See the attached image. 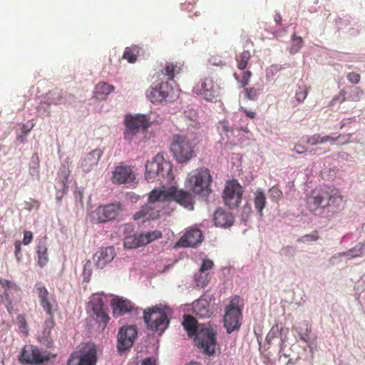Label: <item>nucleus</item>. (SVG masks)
<instances>
[{
  "mask_svg": "<svg viewBox=\"0 0 365 365\" xmlns=\"http://www.w3.org/2000/svg\"><path fill=\"white\" fill-rule=\"evenodd\" d=\"M343 201L344 197L337 188L324 185L310 192L307 198V205L311 212L317 213L321 209L331 206L339 208Z\"/></svg>",
  "mask_w": 365,
  "mask_h": 365,
  "instance_id": "obj_1",
  "label": "nucleus"
},
{
  "mask_svg": "<svg viewBox=\"0 0 365 365\" xmlns=\"http://www.w3.org/2000/svg\"><path fill=\"white\" fill-rule=\"evenodd\" d=\"M171 201V187L155 188L148 195V202L133 215L135 220L141 218L155 220L160 217L163 208L162 203Z\"/></svg>",
  "mask_w": 365,
  "mask_h": 365,
  "instance_id": "obj_2",
  "label": "nucleus"
},
{
  "mask_svg": "<svg viewBox=\"0 0 365 365\" xmlns=\"http://www.w3.org/2000/svg\"><path fill=\"white\" fill-rule=\"evenodd\" d=\"M145 178L148 182L155 181L170 182L174 180L171 163L165 160L163 155H156L145 164Z\"/></svg>",
  "mask_w": 365,
  "mask_h": 365,
  "instance_id": "obj_3",
  "label": "nucleus"
},
{
  "mask_svg": "<svg viewBox=\"0 0 365 365\" xmlns=\"http://www.w3.org/2000/svg\"><path fill=\"white\" fill-rule=\"evenodd\" d=\"M212 175L208 168H200L192 170L187 175V183L190 190L202 197H207L212 192Z\"/></svg>",
  "mask_w": 365,
  "mask_h": 365,
  "instance_id": "obj_4",
  "label": "nucleus"
},
{
  "mask_svg": "<svg viewBox=\"0 0 365 365\" xmlns=\"http://www.w3.org/2000/svg\"><path fill=\"white\" fill-rule=\"evenodd\" d=\"M195 145L186 135L175 134L171 139L170 150L177 163L185 164L195 156Z\"/></svg>",
  "mask_w": 365,
  "mask_h": 365,
  "instance_id": "obj_5",
  "label": "nucleus"
},
{
  "mask_svg": "<svg viewBox=\"0 0 365 365\" xmlns=\"http://www.w3.org/2000/svg\"><path fill=\"white\" fill-rule=\"evenodd\" d=\"M194 341L201 351L207 356H212L217 350V329L211 324H201Z\"/></svg>",
  "mask_w": 365,
  "mask_h": 365,
  "instance_id": "obj_6",
  "label": "nucleus"
},
{
  "mask_svg": "<svg viewBox=\"0 0 365 365\" xmlns=\"http://www.w3.org/2000/svg\"><path fill=\"white\" fill-rule=\"evenodd\" d=\"M239 297L232 298L229 305L225 307L224 316V326L228 334L239 330L241 327L242 318V308L240 307Z\"/></svg>",
  "mask_w": 365,
  "mask_h": 365,
  "instance_id": "obj_7",
  "label": "nucleus"
},
{
  "mask_svg": "<svg viewBox=\"0 0 365 365\" xmlns=\"http://www.w3.org/2000/svg\"><path fill=\"white\" fill-rule=\"evenodd\" d=\"M143 319L147 327L154 331H163L169 324L165 309L157 306L145 309L143 312Z\"/></svg>",
  "mask_w": 365,
  "mask_h": 365,
  "instance_id": "obj_8",
  "label": "nucleus"
},
{
  "mask_svg": "<svg viewBox=\"0 0 365 365\" xmlns=\"http://www.w3.org/2000/svg\"><path fill=\"white\" fill-rule=\"evenodd\" d=\"M20 293L21 289L16 283L0 277V304L9 314L14 310V302L20 299Z\"/></svg>",
  "mask_w": 365,
  "mask_h": 365,
  "instance_id": "obj_9",
  "label": "nucleus"
},
{
  "mask_svg": "<svg viewBox=\"0 0 365 365\" xmlns=\"http://www.w3.org/2000/svg\"><path fill=\"white\" fill-rule=\"evenodd\" d=\"M106 296L103 294H93L90 300V304L93 310V317L99 327L104 329L108 324L110 317L108 309L105 307L104 299Z\"/></svg>",
  "mask_w": 365,
  "mask_h": 365,
  "instance_id": "obj_10",
  "label": "nucleus"
},
{
  "mask_svg": "<svg viewBox=\"0 0 365 365\" xmlns=\"http://www.w3.org/2000/svg\"><path fill=\"white\" fill-rule=\"evenodd\" d=\"M54 356L47 351H41L36 346L27 345L23 348L19 360L24 364L38 365L49 361Z\"/></svg>",
  "mask_w": 365,
  "mask_h": 365,
  "instance_id": "obj_11",
  "label": "nucleus"
},
{
  "mask_svg": "<svg viewBox=\"0 0 365 365\" xmlns=\"http://www.w3.org/2000/svg\"><path fill=\"white\" fill-rule=\"evenodd\" d=\"M96 354L93 345H87L73 351L69 356L67 365H96Z\"/></svg>",
  "mask_w": 365,
  "mask_h": 365,
  "instance_id": "obj_12",
  "label": "nucleus"
},
{
  "mask_svg": "<svg viewBox=\"0 0 365 365\" xmlns=\"http://www.w3.org/2000/svg\"><path fill=\"white\" fill-rule=\"evenodd\" d=\"M242 194V187L237 180H232L227 182L222 192V199L229 208L233 209L240 204Z\"/></svg>",
  "mask_w": 365,
  "mask_h": 365,
  "instance_id": "obj_13",
  "label": "nucleus"
},
{
  "mask_svg": "<svg viewBox=\"0 0 365 365\" xmlns=\"http://www.w3.org/2000/svg\"><path fill=\"white\" fill-rule=\"evenodd\" d=\"M193 92L212 102L220 96V87L212 78L205 77L195 84Z\"/></svg>",
  "mask_w": 365,
  "mask_h": 365,
  "instance_id": "obj_14",
  "label": "nucleus"
},
{
  "mask_svg": "<svg viewBox=\"0 0 365 365\" xmlns=\"http://www.w3.org/2000/svg\"><path fill=\"white\" fill-rule=\"evenodd\" d=\"M121 210L120 204L111 203L98 206L91 214L93 221L101 223L115 220Z\"/></svg>",
  "mask_w": 365,
  "mask_h": 365,
  "instance_id": "obj_15",
  "label": "nucleus"
},
{
  "mask_svg": "<svg viewBox=\"0 0 365 365\" xmlns=\"http://www.w3.org/2000/svg\"><path fill=\"white\" fill-rule=\"evenodd\" d=\"M125 125L126 130L124 133V137L126 140H130L140 130H145L150 124L145 115H137L135 116H126Z\"/></svg>",
  "mask_w": 365,
  "mask_h": 365,
  "instance_id": "obj_16",
  "label": "nucleus"
},
{
  "mask_svg": "<svg viewBox=\"0 0 365 365\" xmlns=\"http://www.w3.org/2000/svg\"><path fill=\"white\" fill-rule=\"evenodd\" d=\"M162 237V233L159 230H153L146 233L134 235L125 238L124 245L129 249L137 248L146 245L155 240Z\"/></svg>",
  "mask_w": 365,
  "mask_h": 365,
  "instance_id": "obj_17",
  "label": "nucleus"
},
{
  "mask_svg": "<svg viewBox=\"0 0 365 365\" xmlns=\"http://www.w3.org/2000/svg\"><path fill=\"white\" fill-rule=\"evenodd\" d=\"M168 82L153 84L146 91V96L153 103H161L167 101L172 91Z\"/></svg>",
  "mask_w": 365,
  "mask_h": 365,
  "instance_id": "obj_18",
  "label": "nucleus"
},
{
  "mask_svg": "<svg viewBox=\"0 0 365 365\" xmlns=\"http://www.w3.org/2000/svg\"><path fill=\"white\" fill-rule=\"evenodd\" d=\"M138 331L135 326L123 327L118 333L117 348L119 352L129 349L137 337Z\"/></svg>",
  "mask_w": 365,
  "mask_h": 365,
  "instance_id": "obj_19",
  "label": "nucleus"
},
{
  "mask_svg": "<svg viewBox=\"0 0 365 365\" xmlns=\"http://www.w3.org/2000/svg\"><path fill=\"white\" fill-rule=\"evenodd\" d=\"M171 201L176 202L189 210L194 209L195 200L193 195L175 186H171Z\"/></svg>",
  "mask_w": 365,
  "mask_h": 365,
  "instance_id": "obj_20",
  "label": "nucleus"
},
{
  "mask_svg": "<svg viewBox=\"0 0 365 365\" xmlns=\"http://www.w3.org/2000/svg\"><path fill=\"white\" fill-rule=\"evenodd\" d=\"M135 180V173L130 166L119 165L113 173L112 180L116 184L133 182Z\"/></svg>",
  "mask_w": 365,
  "mask_h": 365,
  "instance_id": "obj_21",
  "label": "nucleus"
},
{
  "mask_svg": "<svg viewBox=\"0 0 365 365\" xmlns=\"http://www.w3.org/2000/svg\"><path fill=\"white\" fill-rule=\"evenodd\" d=\"M203 235L197 228L188 230L177 242V246L182 247H196L202 241Z\"/></svg>",
  "mask_w": 365,
  "mask_h": 365,
  "instance_id": "obj_22",
  "label": "nucleus"
},
{
  "mask_svg": "<svg viewBox=\"0 0 365 365\" xmlns=\"http://www.w3.org/2000/svg\"><path fill=\"white\" fill-rule=\"evenodd\" d=\"M116 256L113 247H107L96 252L93 256L95 265L99 269H103L111 262Z\"/></svg>",
  "mask_w": 365,
  "mask_h": 365,
  "instance_id": "obj_23",
  "label": "nucleus"
},
{
  "mask_svg": "<svg viewBox=\"0 0 365 365\" xmlns=\"http://www.w3.org/2000/svg\"><path fill=\"white\" fill-rule=\"evenodd\" d=\"M103 152L100 149H95L88 153L82 160L81 167L84 173H88L93 170L98 164Z\"/></svg>",
  "mask_w": 365,
  "mask_h": 365,
  "instance_id": "obj_24",
  "label": "nucleus"
},
{
  "mask_svg": "<svg viewBox=\"0 0 365 365\" xmlns=\"http://www.w3.org/2000/svg\"><path fill=\"white\" fill-rule=\"evenodd\" d=\"M215 224L221 227H228L233 225L235 217L232 212L218 208L214 213Z\"/></svg>",
  "mask_w": 365,
  "mask_h": 365,
  "instance_id": "obj_25",
  "label": "nucleus"
},
{
  "mask_svg": "<svg viewBox=\"0 0 365 365\" xmlns=\"http://www.w3.org/2000/svg\"><path fill=\"white\" fill-rule=\"evenodd\" d=\"M110 305L114 316L123 315L125 313L131 312L133 309V304L130 301L119 297L113 299Z\"/></svg>",
  "mask_w": 365,
  "mask_h": 365,
  "instance_id": "obj_26",
  "label": "nucleus"
},
{
  "mask_svg": "<svg viewBox=\"0 0 365 365\" xmlns=\"http://www.w3.org/2000/svg\"><path fill=\"white\" fill-rule=\"evenodd\" d=\"M287 333L288 329H284L282 327H279L278 324H274L267 334L266 341L267 343L270 344L272 340L279 336L280 346L281 349H282L284 344L287 341Z\"/></svg>",
  "mask_w": 365,
  "mask_h": 365,
  "instance_id": "obj_27",
  "label": "nucleus"
},
{
  "mask_svg": "<svg viewBox=\"0 0 365 365\" xmlns=\"http://www.w3.org/2000/svg\"><path fill=\"white\" fill-rule=\"evenodd\" d=\"M183 63L180 62L166 63L165 67L162 70V73L166 76L168 80H173L175 77L179 75L182 69Z\"/></svg>",
  "mask_w": 365,
  "mask_h": 365,
  "instance_id": "obj_28",
  "label": "nucleus"
},
{
  "mask_svg": "<svg viewBox=\"0 0 365 365\" xmlns=\"http://www.w3.org/2000/svg\"><path fill=\"white\" fill-rule=\"evenodd\" d=\"M182 326L187 331V335L190 337L195 336L197 334L200 327H201V325H198L197 319L191 315L184 316Z\"/></svg>",
  "mask_w": 365,
  "mask_h": 365,
  "instance_id": "obj_29",
  "label": "nucleus"
},
{
  "mask_svg": "<svg viewBox=\"0 0 365 365\" xmlns=\"http://www.w3.org/2000/svg\"><path fill=\"white\" fill-rule=\"evenodd\" d=\"M38 264L43 267L48 262V248L45 240H41L36 247Z\"/></svg>",
  "mask_w": 365,
  "mask_h": 365,
  "instance_id": "obj_30",
  "label": "nucleus"
},
{
  "mask_svg": "<svg viewBox=\"0 0 365 365\" xmlns=\"http://www.w3.org/2000/svg\"><path fill=\"white\" fill-rule=\"evenodd\" d=\"M113 90V86L105 82H101L96 86L93 96L98 100H104Z\"/></svg>",
  "mask_w": 365,
  "mask_h": 365,
  "instance_id": "obj_31",
  "label": "nucleus"
},
{
  "mask_svg": "<svg viewBox=\"0 0 365 365\" xmlns=\"http://www.w3.org/2000/svg\"><path fill=\"white\" fill-rule=\"evenodd\" d=\"M254 203L255 209L257 210L259 216L263 215V209L267 204L266 197L264 192L261 190H257L254 193Z\"/></svg>",
  "mask_w": 365,
  "mask_h": 365,
  "instance_id": "obj_32",
  "label": "nucleus"
},
{
  "mask_svg": "<svg viewBox=\"0 0 365 365\" xmlns=\"http://www.w3.org/2000/svg\"><path fill=\"white\" fill-rule=\"evenodd\" d=\"M340 137V135H338L334 138L329 135L322 136L320 134H314L307 137V143L311 145H316L327 141H331L332 143H334Z\"/></svg>",
  "mask_w": 365,
  "mask_h": 365,
  "instance_id": "obj_33",
  "label": "nucleus"
},
{
  "mask_svg": "<svg viewBox=\"0 0 365 365\" xmlns=\"http://www.w3.org/2000/svg\"><path fill=\"white\" fill-rule=\"evenodd\" d=\"M140 50L141 48L136 45L126 47L123 58L126 59L129 63H133L136 61Z\"/></svg>",
  "mask_w": 365,
  "mask_h": 365,
  "instance_id": "obj_34",
  "label": "nucleus"
},
{
  "mask_svg": "<svg viewBox=\"0 0 365 365\" xmlns=\"http://www.w3.org/2000/svg\"><path fill=\"white\" fill-rule=\"evenodd\" d=\"M251 53L250 51H243L240 54L237 55L235 57V60L237 62V68L243 71L246 68L248 65V63L251 58Z\"/></svg>",
  "mask_w": 365,
  "mask_h": 365,
  "instance_id": "obj_35",
  "label": "nucleus"
},
{
  "mask_svg": "<svg viewBox=\"0 0 365 365\" xmlns=\"http://www.w3.org/2000/svg\"><path fill=\"white\" fill-rule=\"evenodd\" d=\"M41 306L48 316H54L58 309V304L54 297L49 299Z\"/></svg>",
  "mask_w": 365,
  "mask_h": 365,
  "instance_id": "obj_36",
  "label": "nucleus"
},
{
  "mask_svg": "<svg viewBox=\"0 0 365 365\" xmlns=\"http://www.w3.org/2000/svg\"><path fill=\"white\" fill-rule=\"evenodd\" d=\"M35 289L39 299L40 305L53 297L50 296L46 287L42 285L41 283H38L35 285Z\"/></svg>",
  "mask_w": 365,
  "mask_h": 365,
  "instance_id": "obj_37",
  "label": "nucleus"
},
{
  "mask_svg": "<svg viewBox=\"0 0 365 365\" xmlns=\"http://www.w3.org/2000/svg\"><path fill=\"white\" fill-rule=\"evenodd\" d=\"M252 75V72L249 70H243L241 75H238L237 73L233 74L235 80L240 84V86L243 88L249 84Z\"/></svg>",
  "mask_w": 365,
  "mask_h": 365,
  "instance_id": "obj_38",
  "label": "nucleus"
},
{
  "mask_svg": "<svg viewBox=\"0 0 365 365\" xmlns=\"http://www.w3.org/2000/svg\"><path fill=\"white\" fill-rule=\"evenodd\" d=\"M70 173L71 171L69 170L68 166L64 164L62 165L58 172V178L63 186H66L68 183Z\"/></svg>",
  "mask_w": 365,
  "mask_h": 365,
  "instance_id": "obj_39",
  "label": "nucleus"
},
{
  "mask_svg": "<svg viewBox=\"0 0 365 365\" xmlns=\"http://www.w3.org/2000/svg\"><path fill=\"white\" fill-rule=\"evenodd\" d=\"M243 92L245 97L250 101H256L259 95V90L254 87H245Z\"/></svg>",
  "mask_w": 365,
  "mask_h": 365,
  "instance_id": "obj_40",
  "label": "nucleus"
},
{
  "mask_svg": "<svg viewBox=\"0 0 365 365\" xmlns=\"http://www.w3.org/2000/svg\"><path fill=\"white\" fill-rule=\"evenodd\" d=\"M303 45V40L300 36H296L295 34L293 35L292 39V46L290 48V53H295L299 51V50L302 48Z\"/></svg>",
  "mask_w": 365,
  "mask_h": 365,
  "instance_id": "obj_41",
  "label": "nucleus"
},
{
  "mask_svg": "<svg viewBox=\"0 0 365 365\" xmlns=\"http://www.w3.org/2000/svg\"><path fill=\"white\" fill-rule=\"evenodd\" d=\"M365 252V247L364 245H358L354 247L352 250H349L344 255L349 256L351 258L361 257Z\"/></svg>",
  "mask_w": 365,
  "mask_h": 365,
  "instance_id": "obj_42",
  "label": "nucleus"
},
{
  "mask_svg": "<svg viewBox=\"0 0 365 365\" xmlns=\"http://www.w3.org/2000/svg\"><path fill=\"white\" fill-rule=\"evenodd\" d=\"M319 236L317 230L313 231L310 234L304 235L297 240L298 242L308 243L319 240Z\"/></svg>",
  "mask_w": 365,
  "mask_h": 365,
  "instance_id": "obj_43",
  "label": "nucleus"
},
{
  "mask_svg": "<svg viewBox=\"0 0 365 365\" xmlns=\"http://www.w3.org/2000/svg\"><path fill=\"white\" fill-rule=\"evenodd\" d=\"M55 326L54 316H49V319L45 321L44 335L51 339V331Z\"/></svg>",
  "mask_w": 365,
  "mask_h": 365,
  "instance_id": "obj_44",
  "label": "nucleus"
},
{
  "mask_svg": "<svg viewBox=\"0 0 365 365\" xmlns=\"http://www.w3.org/2000/svg\"><path fill=\"white\" fill-rule=\"evenodd\" d=\"M269 197L272 201L279 202L282 197V191L277 186H273L269 190Z\"/></svg>",
  "mask_w": 365,
  "mask_h": 365,
  "instance_id": "obj_45",
  "label": "nucleus"
},
{
  "mask_svg": "<svg viewBox=\"0 0 365 365\" xmlns=\"http://www.w3.org/2000/svg\"><path fill=\"white\" fill-rule=\"evenodd\" d=\"M304 325H305L304 331H299L298 334H299L300 339L302 341L307 343L310 341L309 334L311 331V328L308 323H305Z\"/></svg>",
  "mask_w": 365,
  "mask_h": 365,
  "instance_id": "obj_46",
  "label": "nucleus"
},
{
  "mask_svg": "<svg viewBox=\"0 0 365 365\" xmlns=\"http://www.w3.org/2000/svg\"><path fill=\"white\" fill-rule=\"evenodd\" d=\"M363 95V91L359 87L351 88V93L348 99L354 101H357Z\"/></svg>",
  "mask_w": 365,
  "mask_h": 365,
  "instance_id": "obj_47",
  "label": "nucleus"
},
{
  "mask_svg": "<svg viewBox=\"0 0 365 365\" xmlns=\"http://www.w3.org/2000/svg\"><path fill=\"white\" fill-rule=\"evenodd\" d=\"M308 95V90L307 88H299V90L296 92L295 97L297 101L299 103H302L307 98Z\"/></svg>",
  "mask_w": 365,
  "mask_h": 365,
  "instance_id": "obj_48",
  "label": "nucleus"
},
{
  "mask_svg": "<svg viewBox=\"0 0 365 365\" xmlns=\"http://www.w3.org/2000/svg\"><path fill=\"white\" fill-rule=\"evenodd\" d=\"M16 320L19 328L22 331H26L27 322L26 317L24 315L19 314L17 316Z\"/></svg>",
  "mask_w": 365,
  "mask_h": 365,
  "instance_id": "obj_49",
  "label": "nucleus"
},
{
  "mask_svg": "<svg viewBox=\"0 0 365 365\" xmlns=\"http://www.w3.org/2000/svg\"><path fill=\"white\" fill-rule=\"evenodd\" d=\"M14 254L15 257L16 258V260L19 262L21 261L22 259V255H21V242L19 240H16L14 242Z\"/></svg>",
  "mask_w": 365,
  "mask_h": 365,
  "instance_id": "obj_50",
  "label": "nucleus"
},
{
  "mask_svg": "<svg viewBox=\"0 0 365 365\" xmlns=\"http://www.w3.org/2000/svg\"><path fill=\"white\" fill-rule=\"evenodd\" d=\"M346 78L348 81L354 84H357L359 83L361 76L359 73L356 72H350L347 74Z\"/></svg>",
  "mask_w": 365,
  "mask_h": 365,
  "instance_id": "obj_51",
  "label": "nucleus"
},
{
  "mask_svg": "<svg viewBox=\"0 0 365 365\" xmlns=\"http://www.w3.org/2000/svg\"><path fill=\"white\" fill-rule=\"evenodd\" d=\"M214 264L213 262L210 259H203L202 264L200 267V273H204L205 272L210 270L212 268Z\"/></svg>",
  "mask_w": 365,
  "mask_h": 365,
  "instance_id": "obj_52",
  "label": "nucleus"
},
{
  "mask_svg": "<svg viewBox=\"0 0 365 365\" xmlns=\"http://www.w3.org/2000/svg\"><path fill=\"white\" fill-rule=\"evenodd\" d=\"M33 238V233L31 231L26 230L24 232V238L22 243L24 245H28L31 242Z\"/></svg>",
  "mask_w": 365,
  "mask_h": 365,
  "instance_id": "obj_53",
  "label": "nucleus"
},
{
  "mask_svg": "<svg viewBox=\"0 0 365 365\" xmlns=\"http://www.w3.org/2000/svg\"><path fill=\"white\" fill-rule=\"evenodd\" d=\"M252 212V210L250 205H249L248 203L245 205L244 207H242L241 214L242 219L245 220H247V218L250 215Z\"/></svg>",
  "mask_w": 365,
  "mask_h": 365,
  "instance_id": "obj_54",
  "label": "nucleus"
},
{
  "mask_svg": "<svg viewBox=\"0 0 365 365\" xmlns=\"http://www.w3.org/2000/svg\"><path fill=\"white\" fill-rule=\"evenodd\" d=\"M220 128L225 133L232 131V128L230 125V123L227 120H223L219 122Z\"/></svg>",
  "mask_w": 365,
  "mask_h": 365,
  "instance_id": "obj_55",
  "label": "nucleus"
},
{
  "mask_svg": "<svg viewBox=\"0 0 365 365\" xmlns=\"http://www.w3.org/2000/svg\"><path fill=\"white\" fill-rule=\"evenodd\" d=\"M240 110L243 112L246 116L250 119H254L257 116V113L255 111L249 110L244 107H240Z\"/></svg>",
  "mask_w": 365,
  "mask_h": 365,
  "instance_id": "obj_56",
  "label": "nucleus"
},
{
  "mask_svg": "<svg viewBox=\"0 0 365 365\" xmlns=\"http://www.w3.org/2000/svg\"><path fill=\"white\" fill-rule=\"evenodd\" d=\"M294 151L298 154H302L307 151V148L304 145L297 143L294 145Z\"/></svg>",
  "mask_w": 365,
  "mask_h": 365,
  "instance_id": "obj_57",
  "label": "nucleus"
},
{
  "mask_svg": "<svg viewBox=\"0 0 365 365\" xmlns=\"http://www.w3.org/2000/svg\"><path fill=\"white\" fill-rule=\"evenodd\" d=\"M141 365H156L154 361H152L150 358L144 359Z\"/></svg>",
  "mask_w": 365,
  "mask_h": 365,
  "instance_id": "obj_58",
  "label": "nucleus"
},
{
  "mask_svg": "<svg viewBox=\"0 0 365 365\" xmlns=\"http://www.w3.org/2000/svg\"><path fill=\"white\" fill-rule=\"evenodd\" d=\"M34 127V125L31 123V126H28L26 125H24L21 128L23 133L27 134Z\"/></svg>",
  "mask_w": 365,
  "mask_h": 365,
  "instance_id": "obj_59",
  "label": "nucleus"
},
{
  "mask_svg": "<svg viewBox=\"0 0 365 365\" xmlns=\"http://www.w3.org/2000/svg\"><path fill=\"white\" fill-rule=\"evenodd\" d=\"M282 19V16L279 14H276L274 16V20L277 24H281Z\"/></svg>",
  "mask_w": 365,
  "mask_h": 365,
  "instance_id": "obj_60",
  "label": "nucleus"
},
{
  "mask_svg": "<svg viewBox=\"0 0 365 365\" xmlns=\"http://www.w3.org/2000/svg\"><path fill=\"white\" fill-rule=\"evenodd\" d=\"M61 98H62V96L59 93V94H58V101H56V102H53V103H54V104H58V103H60V101H61Z\"/></svg>",
  "mask_w": 365,
  "mask_h": 365,
  "instance_id": "obj_61",
  "label": "nucleus"
},
{
  "mask_svg": "<svg viewBox=\"0 0 365 365\" xmlns=\"http://www.w3.org/2000/svg\"><path fill=\"white\" fill-rule=\"evenodd\" d=\"M195 3V0H189L187 2V5H190V4H192Z\"/></svg>",
  "mask_w": 365,
  "mask_h": 365,
  "instance_id": "obj_62",
  "label": "nucleus"
},
{
  "mask_svg": "<svg viewBox=\"0 0 365 365\" xmlns=\"http://www.w3.org/2000/svg\"><path fill=\"white\" fill-rule=\"evenodd\" d=\"M33 202L36 205V207H39V202L38 201H36V200H33Z\"/></svg>",
  "mask_w": 365,
  "mask_h": 365,
  "instance_id": "obj_63",
  "label": "nucleus"
},
{
  "mask_svg": "<svg viewBox=\"0 0 365 365\" xmlns=\"http://www.w3.org/2000/svg\"><path fill=\"white\" fill-rule=\"evenodd\" d=\"M189 365H200L198 363H190Z\"/></svg>",
  "mask_w": 365,
  "mask_h": 365,
  "instance_id": "obj_64",
  "label": "nucleus"
}]
</instances>
